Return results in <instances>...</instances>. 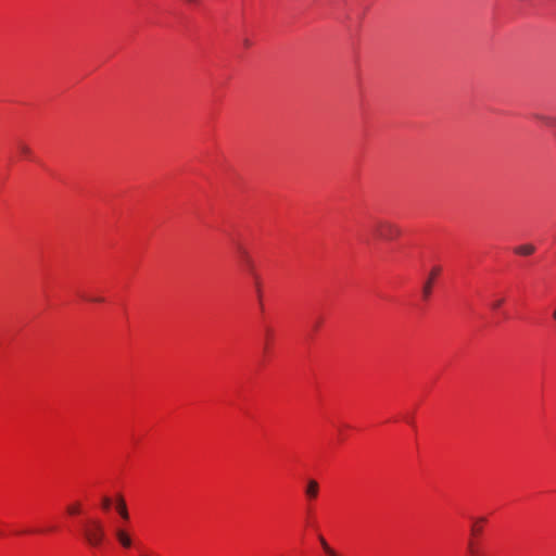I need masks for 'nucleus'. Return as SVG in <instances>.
<instances>
[{"mask_svg":"<svg viewBox=\"0 0 556 556\" xmlns=\"http://www.w3.org/2000/svg\"><path fill=\"white\" fill-rule=\"evenodd\" d=\"M113 506L117 514L121 517V521H116L112 526V538L117 543L118 546H121L124 551H130L131 548L136 547V540L134 538V533L131 530L126 526V522L129 520V513L127 509V505L123 496L117 495L116 498L113 502Z\"/></svg>","mask_w":556,"mask_h":556,"instance_id":"nucleus-1","label":"nucleus"},{"mask_svg":"<svg viewBox=\"0 0 556 556\" xmlns=\"http://www.w3.org/2000/svg\"><path fill=\"white\" fill-rule=\"evenodd\" d=\"M237 258L242 270L247 273L252 279L255 298L257 300L260 309H264L263 305V290L261 277L255 269V263L250 255L249 251L242 245L237 247Z\"/></svg>","mask_w":556,"mask_h":556,"instance_id":"nucleus-2","label":"nucleus"},{"mask_svg":"<svg viewBox=\"0 0 556 556\" xmlns=\"http://www.w3.org/2000/svg\"><path fill=\"white\" fill-rule=\"evenodd\" d=\"M84 536L88 544L96 549H101L104 545L105 532L102 522L98 519L89 518L83 527Z\"/></svg>","mask_w":556,"mask_h":556,"instance_id":"nucleus-3","label":"nucleus"},{"mask_svg":"<svg viewBox=\"0 0 556 556\" xmlns=\"http://www.w3.org/2000/svg\"><path fill=\"white\" fill-rule=\"evenodd\" d=\"M375 233L383 240H394L401 235V229L388 220H379L375 225Z\"/></svg>","mask_w":556,"mask_h":556,"instance_id":"nucleus-4","label":"nucleus"},{"mask_svg":"<svg viewBox=\"0 0 556 556\" xmlns=\"http://www.w3.org/2000/svg\"><path fill=\"white\" fill-rule=\"evenodd\" d=\"M319 493V484L314 479H308L306 485L304 488V494L308 501H314L317 498Z\"/></svg>","mask_w":556,"mask_h":556,"instance_id":"nucleus-5","label":"nucleus"},{"mask_svg":"<svg viewBox=\"0 0 556 556\" xmlns=\"http://www.w3.org/2000/svg\"><path fill=\"white\" fill-rule=\"evenodd\" d=\"M486 521L484 517H477L472 519L471 525V533L475 536H478L482 532L483 523Z\"/></svg>","mask_w":556,"mask_h":556,"instance_id":"nucleus-6","label":"nucleus"},{"mask_svg":"<svg viewBox=\"0 0 556 556\" xmlns=\"http://www.w3.org/2000/svg\"><path fill=\"white\" fill-rule=\"evenodd\" d=\"M318 541L320 544V547L325 554V556H340L326 541V539L323 535L318 536Z\"/></svg>","mask_w":556,"mask_h":556,"instance_id":"nucleus-7","label":"nucleus"},{"mask_svg":"<svg viewBox=\"0 0 556 556\" xmlns=\"http://www.w3.org/2000/svg\"><path fill=\"white\" fill-rule=\"evenodd\" d=\"M535 251V248L533 244L527 243L521 244L515 248V253L518 255L528 256L531 255Z\"/></svg>","mask_w":556,"mask_h":556,"instance_id":"nucleus-8","label":"nucleus"},{"mask_svg":"<svg viewBox=\"0 0 556 556\" xmlns=\"http://www.w3.org/2000/svg\"><path fill=\"white\" fill-rule=\"evenodd\" d=\"M18 153L22 157L31 160L33 152L30 148L24 143H20L17 147Z\"/></svg>","mask_w":556,"mask_h":556,"instance_id":"nucleus-9","label":"nucleus"},{"mask_svg":"<svg viewBox=\"0 0 556 556\" xmlns=\"http://www.w3.org/2000/svg\"><path fill=\"white\" fill-rule=\"evenodd\" d=\"M55 527L54 526H49L45 529H38V530H25V531H16L15 534H22V533H43V532H53L55 531Z\"/></svg>","mask_w":556,"mask_h":556,"instance_id":"nucleus-10","label":"nucleus"},{"mask_svg":"<svg viewBox=\"0 0 556 556\" xmlns=\"http://www.w3.org/2000/svg\"><path fill=\"white\" fill-rule=\"evenodd\" d=\"M538 118L548 127L556 128V117L538 116Z\"/></svg>","mask_w":556,"mask_h":556,"instance_id":"nucleus-11","label":"nucleus"},{"mask_svg":"<svg viewBox=\"0 0 556 556\" xmlns=\"http://www.w3.org/2000/svg\"><path fill=\"white\" fill-rule=\"evenodd\" d=\"M271 337H273V330H271L269 327L265 328V343H264V349H265V351H266V352L269 350V345H270Z\"/></svg>","mask_w":556,"mask_h":556,"instance_id":"nucleus-12","label":"nucleus"},{"mask_svg":"<svg viewBox=\"0 0 556 556\" xmlns=\"http://www.w3.org/2000/svg\"><path fill=\"white\" fill-rule=\"evenodd\" d=\"M505 302L504 298H497L490 302V308L492 311H497Z\"/></svg>","mask_w":556,"mask_h":556,"instance_id":"nucleus-13","label":"nucleus"},{"mask_svg":"<svg viewBox=\"0 0 556 556\" xmlns=\"http://www.w3.org/2000/svg\"><path fill=\"white\" fill-rule=\"evenodd\" d=\"M440 273H441V268L439 266H434L430 270L427 281H431V283H433L435 278L440 275Z\"/></svg>","mask_w":556,"mask_h":556,"instance_id":"nucleus-14","label":"nucleus"},{"mask_svg":"<svg viewBox=\"0 0 556 556\" xmlns=\"http://www.w3.org/2000/svg\"><path fill=\"white\" fill-rule=\"evenodd\" d=\"M113 500L108 496H103L101 500V506L104 510H109L113 506Z\"/></svg>","mask_w":556,"mask_h":556,"instance_id":"nucleus-15","label":"nucleus"},{"mask_svg":"<svg viewBox=\"0 0 556 556\" xmlns=\"http://www.w3.org/2000/svg\"><path fill=\"white\" fill-rule=\"evenodd\" d=\"M432 285L431 281H426V283L424 285V288H422V294H424V298L425 299H428L431 294V290H432Z\"/></svg>","mask_w":556,"mask_h":556,"instance_id":"nucleus-16","label":"nucleus"},{"mask_svg":"<svg viewBox=\"0 0 556 556\" xmlns=\"http://www.w3.org/2000/svg\"><path fill=\"white\" fill-rule=\"evenodd\" d=\"M67 513L70 515H73V516L80 514V506H79V504H72V505H70L67 507Z\"/></svg>","mask_w":556,"mask_h":556,"instance_id":"nucleus-17","label":"nucleus"},{"mask_svg":"<svg viewBox=\"0 0 556 556\" xmlns=\"http://www.w3.org/2000/svg\"><path fill=\"white\" fill-rule=\"evenodd\" d=\"M468 551L471 556H479V549L475 546V544L472 542H469Z\"/></svg>","mask_w":556,"mask_h":556,"instance_id":"nucleus-18","label":"nucleus"},{"mask_svg":"<svg viewBox=\"0 0 556 556\" xmlns=\"http://www.w3.org/2000/svg\"><path fill=\"white\" fill-rule=\"evenodd\" d=\"M83 300L87 301V302H101L102 299L100 298H91V296H83Z\"/></svg>","mask_w":556,"mask_h":556,"instance_id":"nucleus-19","label":"nucleus"},{"mask_svg":"<svg viewBox=\"0 0 556 556\" xmlns=\"http://www.w3.org/2000/svg\"><path fill=\"white\" fill-rule=\"evenodd\" d=\"M188 5H197L200 0H184Z\"/></svg>","mask_w":556,"mask_h":556,"instance_id":"nucleus-20","label":"nucleus"},{"mask_svg":"<svg viewBox=\"0 0 556 556\" xmlns=\"http://www.w3.org/2000/svg\"><path fill=\"white\" fill-rule=\"evenodd\" d=\"M553 319L556 321V308L553 312Z\"/></svg>","mask_w":556,"mask_h":556,"instance_id":"nucleus-21","label":"nucleus"},{"mask_svg":"<svg viewBox=\"0 0 556 556\" xmlns=\"http://www.w3.org/2000/svg\"><path fill=\"white\" fill-rule=\"evenodd\" d=\"M249 45H250L249 40H244V46L249 47Z\"/></svg>","mask_w":556,"mask_h":556,"instance_id":"nucleus-22","label":"nucleus"},{"mask_svg":"<svg viewBox=\"0 0 556 556\" xmlns=\"http://www.w3.org/2000/svg\"><path fill=\"white\" fill-rule=\"evenodd\" d=\"M0 535H2V532L0 531Z\"/></svg>","mask_w":556,"mask_h":556,"instance_id":"nucleus-23","label":"nucleus"}]
</instances>
